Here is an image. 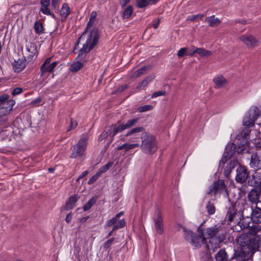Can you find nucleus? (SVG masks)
<instances>
[{
    "instance_id": "1",
    "label": "nucleus",
    "mask_w": 261,
    "mask_h": 261,
    "mask_svg": "<svg viewBox=\"0 0 261 261\" xmlns=\"http://www.w3.org/2000/svg\"><path fill=\"white\" fill-rule=\"evenodd\" d=\"M94 20L89 19L88 22L86 30L92 26L94 22ZM99 39V34L98 30L93 29L92 31H88L86 30L78 39L75 47L81 41H85L83 45V47L80 50V54L76 59L78 60L76 65H83L84 61L83 60L85 58L86 54L89 52L97 43Z\"/></svg>"
},
{
    "instance_id": "2",
    "label": "nucleus",
    "mask_w": 261,
    "mask_h": 261,
    "mask_svg": "<svg viewBox=\"0 0 261 261\" xmlns=\"http://www.w3.org/2000/svg\"><path fill=\"white\" fill-rule=\"evenodd\" d=\"M206 236L210 239V245L206 244L207 249L215 252L220 248V244L226 239L227 232L224 227L220 225H215L214 226L206 229Z\"/></svg>"
},
{
    "instance_id": "3",
    "label": "nucleus",
    "mask_w": 261,
    "mask_h": 261,
    "mask_svg": "<svg viewBox=\"0 0 261 261\" xmlns=\"http://www.w3.org/2000/svg\"><path fill=\"white\" fill-rule=\"evenodd\" d=\"M236 240L241 248L253 254L258 250L261 244L260 238L250 233H242L236 238Z\"/></svg>"
},
{
    "instance_id": "4",
    "label": "nucleus",
    "mask_w": 261,
    "mask_h": 261,
    "mask_svg": "<svg viewBox=\"0 0 261 261\" xmlns=\"http://www.w3.org/2000/svg\"><path fill=\"white\" fill-rule=\"evenodd\" d=\"M139 119L140 118L136 117L127 120L125 123H122L119 125L117 123L112 124L109 126L107 130L102 132L99 137V140H102L111 136V141H113L115 136L118 133H121L126 129L134 126L138 123Z\"/></svg>"
},
{
    "instance_id": "5",
    "label": "nucleus",
    "mask_w": 261,
    "mask_h": 261,
    "mask_svg": "<svg viewBox=\"0 0 261 261\" xmlns=\"http://www.w3.org/2000/svg\"><path fill=\"white\" fill-rule=\"evenodd\" d=\"M142 151L149 155L154 154L158 150V142L155 137L147 132L142 133L140 136Z\"/></svg>"
},
{
    "instance_id": "6",
    "label": "nucleus",
    "mask_w": 261,
    "mask_h": 261,
    "mask_svg": "<svg viewBox=\"0 0 261 261\" xmlns=\"http://www.w3.org/2000/svg\"><path fill=\"white\" fill-rule=\"evenodd\" d=\"M88 139V134L82 135L77 143L72 146L70 148L71 152L70 158L71 159L80 158L84 154L87 149Z\"/></svg>"
},
{
    "instance_id": "7",
    "label": "nucleus",
    "mask_w": 261,
    "mask_h": 261,
    "mask_svg": "<svg viewBox=\"0 0 261 261\" xmlns=\"http://www.w3.org/2000/svg\"><path fill=\"white\" fill-rule=\"evenodd\" d=\"M184 237L185 240L190 241V243L195 247L200 248L201 244H207L206 239L204 237V232L202 231L201 234H197L192 231L183 228Z\"/></svg>"
},
{
    "instance_id": "8",
    "label": "nucleus",
    "mask_w": 261,
    "mask_h": 261,
    "mask_svg": "<svg viewBox=\"0 0 261 261\" xmlns=\"http://www.w3.org/2000/svg\"><path fill=\"white\" fill-rule=\"evenodd\" d=\"M259 115L260 111L258 108L256 106L252 107L243 118V125L248 127H252Z\"/></svg>"
},
{
    "instance_id": "9",
    "label": "nucleus",
    "mask_w": 261,
    "mask_h": 261,
    "mask_svg": "<svg viewBox=\"0 0 261 261\" xmlns=\"http://www.w3.org/2000/svg\"><path fill=\"white\" fill-rule=\"evenodd\" d=\"M226 190V186L224 180H218L215 181L209 187L207 192L208 195L216 196L218 193L221 194Z\"/></svg>"
},
{
    "instance_id": "10",
    "label": "nucleus",
    "mask_w": 261,
    "mask_h": 261,
    "mask_svg": "<svg viewBox=\"0 0 261 261\" xmlns=\"http://www.w3.org/2000/svg\"><path fill=\"white\" fill-rule=\"evenodd\" d=\"M243 216V212L238 211L236 208L235 203H231L230 205L228 208L225 219L228 222H231L234 221L238 217L241 219V217Z\"/></svg>"
},
{
    "instance_id": "11",
    "label": "nucleus",
    "mask_w": 261,
    "mask_h": 261,
    "mask_svg": "<svg viewBox=\"0 0 261 261\" xmlns=\"http://www.w3.org/2000/svg\"><path fill=\"white\" fill-rule=\"evenodd\" d=\"M130 129L127 131L126 134L124 135V137L126 138L129 137L128 139V141L132 142H139V137L138 134L141 133V134L145 131V128L143 126H137L133 128V127L130 128Z\"/></svg>"
},
{
    "instance_id": "12",
    "label": "nucleus",
    "mask_w": 261,
    "mask_h": 261,
    "mask_svg": "<svg viewBox=\"0 0 261 261\" xmlns=\"http://www.w3.org/2000/svg\"><path fill=\"white\" fill-rule=\"evenodd\" d=\"M236 151V145L234 143H228L225 148L223 156L220 160V163L225 164L230 159Z\"/></svg>"
},
{
    "instance_id": "13",
    "label": "nucleus",
    "mask_w": 261,
    "mask_h": 261,
    "mask_svg": "<svg viewBox=\"0 0 261 261\" xmlns=\"http://www.w3.org/2000/svg\"><path fill=\"white\" fill-rule=\"evenodd\" d=\"M253 254L250 252L244 250L240 248L234 250L233 257L236 261H250L251 260Z\"/></svg>"
},
{
    "instance_id": "14",
    "label": "nucleus",
    "mask_w": 261,
    "mask_h": 261,
    "mask_svg": "<svg viewBox=\"0 0 261 261\" xmlns=\"http://www.w3.org/2000/svg\"><path fill=\"white\" fill-rule=\"evenodd\" d=\"M261 196V190L253 188L247 194L248 201L252 204H257L259 202V199Z\"/></svg>"
},
{
    "instance_id": "15",
    "label": "nucleus",
    "mask_w": 261,
    "mask_h": 261,
    "mask_svg": "<svg viewBox=\"0 0 261 261\" xmlns=\"http://www.w3.org/2000/svg\"><path fill=\"white\" fill-rule=\"evenodd\" d=\"M236 172V181L241 184L245 182L248 177V172L247 168L244 166L239 165L237 169Z\"/></svg>"
},
{
    "instance_id": "16",
    "label": "nucleus",
    "mask_w": 261,
    "mask_h": 261,
    "mask_svg": "<svg viewBox=\"0 0 261 261\" xmlns=\"http://www.w3.org/2000/svg\"><path fill=\"white\" fill-rule=\"evenodd\" d=\"M249 166L256 171L261 169V155L258 152H253L251 153Z\"/></svg>"
},
{
    "instance_id": "17",
    "label": "nucleus",
    "mask_w": 261,
    "mask_h": 261,
    "mask_svg": "<svg viewBox=\"0 0 261 261\" xmlns=\"http://www.w3.org/2000/svg\"><path fill=\"white\" fill-rule=\"evenodd\" d=\"M27 50L30 54L25 58L27 64L31 63L36 57L37 53V46L34 43H31L27 45Z\"/></svg>"
},
{
    "instance_id": "18",
    "label": "nucleus",
    "mask_w": 261,
    "mask_h": 261,
    "mask_svg": "<svg viewBox=\"0 0 261 261\" xmlns=\"http://www.w3.org/2000/svg\"><path fill=\"white\" fill-rule=\"evenodd\" d=\"M80 198L77 194L71 195L66 201L65 204L62 207V211H68L73 209L75 206L76 202Z\"/></svg>"
},
{
    "instance_id": "19",
    "label": "nucleus",
    "mask_w": 261,
    "mask_h": 261,
    "mask_svg": "<svg viewBox=\"0 0 261 261\" xmlns=\"http://www.w3.org/2000/svg\"><path fill=\"white\" fill-rule=\"evenodd\" d=\"M15 102L14 100H10L9 102L0 104V117L9 114L13 109Z\"/></svg>"
},
{
    "instance_id": "20",
    "label": "nucleus",
    "mask_w": 261,
    "mask_h": 261,
    "mask_svg": "<svg viewBox=\"0 0 261 261\" xmlns=\"http://www.w3.org/2000/svg\"><path fill=\"white\" fill-rule=\"evenodd\" d=\"M155 229L157 232L160 234H162L163 233L164 229V224L163 217L160 211L156 212V215L153 218Z\"/></svg>"
},
{
    "instance_id": "21",
    "label": "nucleus",
    "mask_w": 261,
    "mask_h": 261,
    "mask_svg": "<svg viewBox=\"0 0 261 261\" xmlns=\"http://www.w3.org/2000/svg\"><path fill=\"white\" fill-rule=\"evenodd\" d=\"M248 182L250 186L261 190V173L255 171L252 175L251 178H250Z\"/></svg>"
},
{
    "instance_id": "22",
    "label": "nucleus",
    "mask_w": 261,
    "mask_h": 261,
    "mask_svg": "<svg viewBox=\"0 0 261 261\" xmlns=\"http://www.w3.org/2000/svg\"><path fill=\"white\" fill-rule=\"evenodd\" d=\"M251 220L254 224L261 223V208L258 207L256 205L254 208L251 207Z\"/></svg>"
},
{
    "instance_id": "23",
    "label": "nucleus",
    "mask_w": 261,
    "mask_h": 261,
    "mask_svg": "<svg viewBox=\"0 0 261 261\" xmlns=\"http://www.w3.org/2000/svg\"><path fill=\"white\" fill-rule=\"evenodd\" d=\"M240 39L249 48H253L258 45V41L252 36L243 35Z\"/></svg>"
},
{
    "instance_id": "24",
    "label": "nucleus",
    "mask_w": 261,
    "mask_h": 261,
    "mask_svg": "<svg viewBox=\"0 0 261 261\" xmlns=\"http://www.w3.org/2000/svg\"><path fill=\"white\" fill-rule=\"evenodd\" d=\"M250 132L251 130L249 128L244 129L237 135L236 139L238 142H243L245 144H250L249 140Z\"/></svg>"
},
{
    "instance_id": "25",
    "label": "nucleus",
    "mask_w": 261,
    "mask_h": 261,
    "mask_svg": "<svg viewBox=\"0 0 261 261\" xmlns=\"http://www.w3.org/2000/svg\"><path fill=\"white\" fill-rule=\"evenodd\" d=\"M216 261H230L225 249H220L215 255Z\"/></svg>"
},
{
    "instance_id": "26",
    "label": "nucleus",
    "mask_w": 261,
    "mask_h": 261,
    "mask_svg": "<svg viewBox=\"0 0 261 261\" xmlns=\"http://www.w3.org/2000/svg\"><path fill=\"white\" fill-rule=\"evenodd\" d=\"M217 88H221L227 84V81L222 75H218L213 79Z\"/></svg>"
},
{
    "instance_id": "27",
    "label": "nucleus",
    "mask_w": 261,
    "mask_h": 261,
    "mask_svg": "<svg viewBox=\"0 0 261 261\" xmlns=\"http://www.w3.org/2000/svg\"><path fill=\"white\" fill-rule=\"evenodd\" d=\"M70 9L67 3H64L60 11V15L61 16V20L64 21L68 16L70 14Z\"/></svg>"
},
{
    "instance_id": "28",
    "label": "nucleus",
    "mask_w": 261,
    "mask_h": 261,
    "mask_svg": "<svg viewBox=\"0 0 261 261\" xmlns=\"http://www.w3.org/2000/svg\"><path fill=\"white\" fill-rule=\"evenodd\" d=\"M240 220L238 222V225L241 227L242 229H244L249 228L250 226L251 217H245L243 214V216L241 217Z\"/></svg>"
},
{
    "instance_id": "29",
    "label": "nucleus",
    "mask_w": 261,
    "mask_h": 261,
    "mask_svg": "<svg viewBox=\"0 0 261 261\" xmlns=\"http://www.w3.org/2000/svg\"><path fill=\"white\" fill-rule=\"evenodd\" d=\"M124 215V212L121 211L119 213L117 214L115 217L112 219L108 220L105 225V227L107 228L111 226L112 225H116L118 224L119 218Z\"/></svg>"
},
{
    "instance_id": "30",
    "label": "nucleus",
    "mask_w": 261,
    "mask_h": 261,
    "mask_svg": "<svg viewBox=\"0 0 261 261\" xmlns=\"http://www.w3.org/2000/svg\"><path fill=\"white\" fill-rule=\"evenodd\" d=\"M126 222L124 219L119 220L118 224L116 225H113V229L109 231L108 235L106 236V238H108L113 234V232L115 230L124 227L125 226Z\"/></svg>"
},
{
    "instance_id": "31",
    "label": "nucleus",
    "mask_w": 261,
    "mask_h": 261,
    "mask_svg": "<svg viewBox=\"0 0 261 261\" xmlns=\"http://www.w3.org/2000/svg\"><path fill=\"white\" fill-rule=\"evenodd\" d=\"M153 78L154 77L152 75L146 76L144 80L138 84L136 87L137 89L138 90L144 89L152 81Z\"/></svg>"
},
{
    "instance_id": "32",
    "label": "nucleus",
    "mask_w": 261,
    "mask_h": 261,
    "mask_svg": "<svg viewBox=\"0 0 261 261\" xmlns=\"http://www.w3.org/2000/svg\"><path fill=\"white\" fill-rule=\"evenodd\" d=\"M55 66H41L40 71L41 72V76L45 75L47 73V77H49L50 74V78H53L54 74H53V70Z\"/></svg>"
},
{
    "instance_id": "33",
    "label": "nucleus",
    "mask_w": 261,
    "mask_h": 261,
    "mask_svg": "<svg viewBox=\"0 0 261 261\" xmlns=\"http://www.w3.org/2000/svg\"><path fill=\"white\" fill-rule=\"evenodd\" d=\"M140 146V144L138 142H136V143L129 144V143H124L122 145L118 147V150H122L125 149L126 150H128L136 147H138Z\"/></svg>"
},
{
    "instance_id": "34",
    "label": "nucleus",
    "mask_w": 261,
    "mask_h": 261,
    "mask_svg": "<svg viewBox=\"0 0 261 261\" xmlns=\"http://www.w3.org/2000/svg\"><path fill=\"white\" fill-rule=\"evenodd\" d=\"M207 20L209 23V25L211 27H215L219 25L221 23V20L215 15H212L208 18Z\"/></svg>"
},
{
    "instance_id": "35",
    "label": "nucleus",
    "mask_w": 261,
    "mask_h": 261,
    "mask_svg": "<svg viewBox=\"0 0 261 261\" xmlns=\"http://www.w3.org/2000/svg\"><path fill=\"white\" fill-rule=\"evenodd\" d=\"M197 54L203 58H208L212 55V52L203 48H197Z\"/></svg>"
},
{
    "instance_id": "36",
    "label": "nucleus",
    "mask_w": 261,
    "mask_h": 261,
    "mask_svg": "<svg viewBox=\"0 0 261 261\" xmlns=\"http://www.w3.org/2000/svg\"><path fill=\"white\" fill-rule=\"evenodd\" d=\"M34 31L36 34L40 35L44 33V27L43 24L38 20L36 21L34 23Z\"/></svg>"
},
{
    "instance_id": "37",
    "label": "nucleus",
    "mask_w": 261,
    "mask_h": 261,
    "mask_svg": "<svg viewBox=\"0 0 261 261\" xmlns=\"http://www.w3.org/2000/svg\"><path fill=\"white\" fill-rule=\"evenodd\" d=\"M237 144L238 147H236V151L238 154L244 153L250 145V144H245L241 142H238Z\"/></svg>"
},
{
    "instance_id": "38",
    "label": "nucleus",
    "mask_w": 261,
    "mask_h": 261,
    "mask_svg": "<svg viewBox=\"0 0 261 261\" xmlns=\"http://www.w3.org/2000/svg\"><path fill=\"white\" fill-rule=\"evenodd\" d=\"M205 208L208 215H212L215 213V206L211 201H210L207 202Z\"/></svg>"
},
{
    "instance_id": "39",
    "label": "nucleus",
    "mask_w": 261,
    "mask_h": 261,
    "mask_svg": "<svg viewBox=\"0 0 261 261\" xmlns=\"http://www.w3.org/2000/svg\"><path fill=\"white\" fill-rule=\"evenodd\" d=\"M96 197H93L91 199H90L88 202L84 205L83 207V210L84 211H87L89 210L93 205L96 202Z\"/></svg>"
},
{
    "instance_id": "40",
    "label": "nucleus",
    "mask_w": 261,
    "mask_h": 261,
    "mask_svg": "<svg viewBox=\"0 0 261 261\" xmlns=\"http://www.w3.org/2000/svg\"><path fill=\"white\" fill-rule=\"evenodd\" d=\"M133 12V7L130 5H129L124 11L122 15V18L123 19H128L132 14Z\"/></svg>"
},
{
    "instance_id": "41",
    "label": "nucleus",
    "mask_w": 261,
    "mask_h": 261,
    "mask_svg": "<svg viewBox=\"0 0 261 261\" xmlns=\"http://www.w3.org/2000/svg\"><path fill=\"white\" fill-rule=\"evenodd\" d=\"M112 165L113 163L111 162H108L107 164L100 167L97 172L100 175L101 174L107 172L112 166Z\"/></svg>"
},
{
    "instance_id": "42",
    "label": "nucleus",
    "mask_w": 261,
    "mask_h": 261,
    "mask_svg": "<svg viewBox=\"0 0 261 261\" xmlns=\"http://www.w3.org/2000/svg\"><path fill=\"white\" fill-rule=\"evenodd\" d=\"M146 66H143L142 68L138 69L137 71H136L135 72L132 74L131 75V77L132 78L138 77L141 76V75L143 74L146 72Z\"/></svg>"
},
{
    "instance_id": "43",
    "label": "nucleus",
    "mask_w": 261,
    "mask_h": 261,
    "mask_svg": "<svg viewBox=\"0 0 261 261\" xmlns=\"http://www.w3.org/2000/svg\"><path fill=\"white\" fill-rule=\"evenodd\" d=\"M149 4L148 0H137L136 6L139 8H143Z\"/></svg>"
},
{
    "instance_id": "44",
    "label": "nucleus",
    "mask_w": 261,
    "mask_h": 261,
    "mask_svg": "<svg viewBox=\"0 0 261 261\" xmlns=\"http://www.w3.org/2000/svg\"><path fill=\"white\" fill-rule=\"evenodd\" d=\"M204 16V14H198L192 16H189L187 17V19L191 21H195L201 19Z\"/></svg>"
},
{
    "instance_id": "45",
    "label": "nucleus",
    "mask_w": 261,
    "mask_h": 261,
    "mask_svg": "<svg viewBox=\"0 0 261 261\" xmlns=\"http://www.w3.org/2000/svg\"><path fill=\"white\" fill-rule=\"evenodd\" d=\"M152 109L153 106L152 105H147L139 107L138 109V111L139 112L142 113L144 112L150 111Z\"/></svg>"
},
{
    "instance_id": "46",
    "label": "nucleus",
    "mask_w": 261,
    "mask_h": 261,
    "mask_svg": "<svg viewBox=\"0 0 261 261\" xmlns=\"http://www.w3.org/2000/svg\"><path fill=\"white\" fill-rule=\"evenodd\" d=\"M115 239L114 238H112L110 239L107 240L105 243L103 244V248L105 250H108L110 248V247L112 245Z\"/></svg>"
},
{
    "instance_id": "47",
    "label": "nucleus",
    "mask_w": 261,
    "mask_h": 261,
    "mask_svg": "<svg viewBox=\"0 0 261 261\" xmlns=\"http://www.w3.org/2000/svg\"><path fill=\"white\" fill-rule=\"evenodd\" d=\"M196 49H197V48L194 46H191L189 48H187V55L191 56L194 54H197Z\"/></svg>"
},
{
    "instance_id": "48",
    "label": "nucleus",
    "mask_w": 261,
    "mask_h": 261,
    "mask_svg": "<svg viewBox=\"0 0 261 261\" xmlns=\"http://www.w3.org/2000/svg\"><path fill=\"white\" fill-rule=\"evenodd\" d=\"M42 98L40 97H37V98L32 100L30 103V105L33 107H37L40 105V103L42 101Z\"/></svg>"
},
{
    "instance_id": "49",
    "label": "nucleus",
    "mask_w": 261,
    "mask_h": 261,
    "mask_svg": "<svg viewBox=\"0 0 261 261\" xmlns=\"http://www.w3.org/2000/svg\"><path fill=\"white\" fill-rule=\"evenodd\" d=\"M9 98V96L7 94H4L0 95V104L9 102L10 100H8Z\"/></svg>"
},
{
    "instance_id": "50",
    "label": "nucleus",
    "mask_w": 261,
    "mask_h": 261,
    "mask_svg": "<svg viewBox=\"0 0 261 261\" xmlns=\"http://www.w3.org/2000/svg\"><path fill=\"white\" fill-rule=\"evenodd\" d=\"M99 176H100V175L98 174V172H97L95 175H94L93 176H92V177H91L89 178V179L88 181V184L89 185H92V184H93L94 182H95L98 179Z\"/></svg>"
},
{
    "instance_id": "51",
    "label": "nucleus",
    "mask_w": 261,
    "mask_h": 261,
    "mask_svg": "<svg viewBox=\"0 0 261 261\" xmlns=\"http://www.w3.org/2000/svg\"><path fill=\"white\" fill-rule=\"evenodd\" d=\"M59 1L60 0H51V6L57 12L59 11Z\"/></svg>"
},
{
    "instance_id": "52",
    "label": "nucleus",
    "mask_w": 261,
    "mask_h": 261,
    "mask_svg": "<svg viewBox=\"0 0 261 261\" xmlns=\"http://www.w3.org/2000/svg\"><path fill=\"white\" fill-rule=\"evenodd\" d=\"M177 55L179 58H181L185 56H187V47H182V48H180L178 50V51L177 54Z\"/></svg>"
},
{
    "instance_id": "53",
    "label": "nucleus",
    "mask_w": 261,
    "mask_h": 261,
    "mask_svg": "<svg viewBox=\"0 0 261 261\" xmlns=\"http://www.w3.org/2000/svg\"><path fill=\"white\" fill-rule=\"evenodd\" d=\"M77 126V122L76 120L73 119V118L70 119V124L69 128L67 129V131H70L73 129H74Z\"/></svg>"
},
{
    "instance_id": "54",
    "label": "nucleus",
    "mask_w": 261,
    "mask_h": 261,
    "mask_svg": "<svg viewBox=\"0 0 261 261\" xmlns=\"http://www.w3.org/2000/svg\"><path fill=\"white\" fill-rule=\"evenodd\" d=\"M48 6L49 5H46V6H41L40 11L45 15L50 14V11L48 8Z\"/></svg>"
},
{
    "instance_id": "55",
    "label": "nucleus",
    "mask_w": 261,
    "mask_h": 261,
    "mask_svg": "<svg viewBox=\"0 0 261 261\" xmlns=\"http://www.w3.org/2000/svg\"><path fill=\"white\" fill-rule=\"evenodd\" d=\"M166 93L165 91H156V92H154L152 94V95L151 96V98H155V97H158V96L165 95Z\"/></svg>"
},
{
    "instance_id": "56",
    "label": "nucleus",
    "mask_w": 261,
    "mask_h": 261,
    "mask_svg": "<svg viewBox=\"0 0 261 261\" xmlns=\"http://www.w3.org/2000/svg\"><path fill=\"white\" fill-rule=\"evenodd\" d=\"M52 58V57L47 58L42 65H56L57 62L56 61L50 63Z\"/></svg>"
},
{
    "instance_id": "57",
    "label": "nucleus",
    "mask_w": 261,
    "mask_h": 261,
    "mask_svg": "<svg viewBox=\"0 0 261 261\" xmlns=\"http://www.w3.org/2000/svg\"><path fill=\"white\" fill-rule=\"evenodd\" d=\"M23 92V90L20 87H17L14 88L12 92V95L14 96L17 95H18L19 94H21Z\"/></svg>"
},
{
    "instance_id": "58",
    "label": "nucleus",
    "mask_w": 261,
    "mask_h": 261,
    "mask_svg": "<svg viewBox=\"0 0 261 261\" xmlns=\"http://www.w3.org/2000/svg\"><path fill=\"white\" fill-rule=\"evenodd\" d=\"M25 66H12L13 70L15 72L19 73L22 71Z\"/></svg>"
},
{
    "instance_id": "59",
    "label": "nucleus",
    "mask_w": 261,
    "mask_h": 261,
    "mask_svg": "<svg viewBox=\"0 0 261 261\" xmlns=\"http://www.w3.org/2000/svg\"><path fill=\"white\" fill-rule=\"evenodd\" d=\"M82 67L83 66H70L69 70L72 72H76L79 71Z\"/></svg>"
},
{
    "instance_id": "60",
    "label": "nucleus",
    "mask_w": 261,
    "mask_h": 261,
    "mask_svg": "<svg viewBox=\"0 0 261 261\" xmlns=\"http://www.w3.org/2000/svg\"><path fill=\"white\" fill-rule=\"evenodd\" d=\"M88 171L86 170L82 173V174L78 177V178L76 179V181L77 182L80 180V179L84 178L88 174Z\"/></svg>"
},
{
    "instance_id": "61",
    "label": "nucleus",
    "mask_w": 261,
    "mask_h": 261,
    "mask_svg": "<svg viewBox=\"0 0 261 261\" xmlns=\"http://www.w3.org/2000/svg\"><path fill=\"white\" fill-rule=\"evenodd\" d=\"M71 219H72V214L70 212V213H69L68 214H67L66 215V218H65V221L67 223H69L71 222Z\"/></svg>"
},
{
    "instance_id": "62",
    "label": "nucleus",
    "mask_w": 261,
    "mask_h": 261,
    "mask_svg": "<svg viewBox=\"0 0 261 261\" xmlns=\"http://www.w3.org/2000/svg\"><path fill=\"white\" fill-rule=\"evenodd\" d=\"M128 88V86L126 84L123 85L118 88V91L120 92H123L124 90Z\"/></svg>"
},
{
    "instance_id": "63",
    "label": "nucleus",
    "mask_w": 261,
    "mask_h": 261,
    "mask_svg": "<svg viewBox=\"0 0 261 261\" xmlns=\"http://www.w3.org/2000/svg\"><path fill=\"white\" fill-rule=\"evenodd\" d=\"M50 0H41L40 4L41 6H46V5H49Z\"/></svg>"
},
{
    "instance_id": "64",
    "label": "nucleus",
    "mask_w": 261,
    "mask_h": 261,
    "mask_svg": "<svg viewBox=\"0 0 261 261\" xmlns=\"http://www.w3.org/2000/svg\"><path fill=\"white\" fill-rule=\"evenodd\" d=\"M96 16L97 12L96 11H92L90 14V19H91V20H93L95 21Z\"/></svg>"
}]
</instances>
